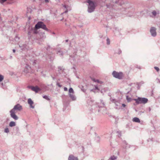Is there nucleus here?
<instances>
[{"label":"nucleus","mask_w":160,"mask_h":160,"mask_svg":"<svg viewBox=\"0 0 160 160\" xmlns=\"http://www.w3.org/2000/svg\"><path fill=\"white\" fill-rule=\"evenodd\" d=\"M87 2L88 3V12L91 13L94 11L96 6V4L91 0H87Z\"/></svg>","instance_id":"f257e3e1"},{"label":"nucleus","mask_w":160,"mask_h":160,"mask_svg":"<svg viewBox=\"0 0 160 160\" xmlns=\"http://www.w3.org/2000/svg\"><path fill=\"white\" fill-rule=\"evenodd\" d=\"M28 58V59L26 58L24 59V61L25 62V66H24L23 72L26 73L29 72V68H30V67H29L30 62L29 58Z\"/></svg>","instance_id":"f03ea898"},{"label":"nucleus","mask_w":160,"mask_h":160,"mask_svg":"<svg viewBox=\"0 0 160 160\" xmlns=\"http://www.w3.org/2000/svg\"><path fill=\"white\" fill-rule=\"evenodd\" d=\"M35 28L36 29L41 28L47 31H48L46 25L42 22H39L35 26Z\"/></svg>","instance_id":"7ed1b4c3"},{"label":"nucleus","mask_w":160,"mask_h":160,"mask_svg":"<svg viewBox=\"0 0 160 160\" xmlns=\"http://www.w3.org/2000/svg\"><path fill=\"white\" fill-rule=\"evenodd\" d=\"M134 100L137 104L143 103L145 104L147 102L148 99L146 98H138L137 99H135Z\"/></svg>","instance_id":"20e7f679"},{"label":"nucleus","mask_w":160,"mask_h":160,"mask_svg":"<svg viewBox=\"0 0 160 160\" xmlns=\"http://www.w3.org/2000/svg\"><path fill=\"white\" fill-rule=\"evenodd\" d=\"M112 75L115 78L118 79H121L122 77V72H117L114 71L112 73Z\"/></svg>","instance_id":"39448f33"},{"label":"nucleus","mask_w":160,"mask_h":160,"mask_svg":"<svg viewBox=\"0 0 160 160\" xmlns=\"http://www.w3.org/2000/svg\"><path fill=\"white\" fill-rule=\"evenodd\" d=\"M22 109V106L19 104H17L15 105L13 108L11 110L16 112V111H20Z\"/></svg>","instance_id":"423d86ee"},{"label":"nucleus","mask_w":160,"mask_h":160,"mask_svg":"<svg viewBox=\"0 0 160 160\" xmlns=\"http://www.w3.org/2000/svg\"><path fill=\"white\" fill-rule=\"evenodd\" d=\"M156 29L154 27H152L150 30V32L151 35L153 37H155L157 35V32H156Z\"/></svg>","instance_id":"0eeeda50"},{"label":"nucleus","mask_w":160,"mask_h":160,"mask_svg":"<svg viewBox=\"0 0 160 160\" xmlns=\"http://www.w3.org/2000/svg\"><path fill=\"white\" fill-rule=\"evenodd\" d=\"M10 115L11 117L15 120H17L18 119V117L15 114L16 112L11 110L10 111Z\"/></svg>","instance_id":"6e6552de"},{"label":"nucleus","mask_w":160,"mask_h":160,"mask_svg":"<svg viewBox=\"0 0 160 160\" xmlns=\"http://www.w3.org/2000/svg\"><path fill=\"white\" fill-rule=\"evenodd\" d=\"M111 101H112L113 102H114L116 105L118 107H117L116 108L118 109H122V107H120V105L121 104H120L119 102H118V101H116L115 99H112V98H111ZM123 109V108H122Z\"/></svg>","instance_id":"1a4fd4ad"},{"label":"nucleus","mask_w":160,"mask_h":160,"mask_svg":"<svg viewBox=\"0 0 160 160\" xmlns=\"http://www.w3.org/2000/svg\"><path fill=\"white\" fill-rule=\"evenodd\" d=\"M31 89L35 92H38L40 90V89L37 86L33 87L31 86Z\"/></svg>","instance_id":"9d476101"},{"label":"nucleus","mask_w":160,"mask_h":160,"mask_svg":"<svg viewBox=\"0 0 160 160\" xmlns=\"http://www.w3.org/2000/svg\"><path fill=\"white\" fill-rule=\"evenodd\" d=\"M68 160H78V159L77 157H74L72 155H70L68 157Z\"/></svg>","instance_id":"9b49d317"},{"label":"nucleus","mask_w":160,"mask_h":160,"mask_svg":"<svg viewBox=\"0 0 160 160\" xmlns=\"http://www.w3.org/2000/svg\"><path fill=\"white\" fill-rule=\"evenodd\" d=\"M70 97L73 101L75 100L76 99V97L75 95L72 93H69Z\"/></svg>","instance_id":"f8f14e48"},{"label":"nucleus","mask_w":160,"mask_h":160,"mask_svg":"<svg viewBox=\"0 0 160 160\" xmlns=\"http://www.w3.org/2000/svg\"><path fill=\"white\" fill-rule=\"evenodd\" d=\"M98 104V103L97 104V106H98L99 108L103 107H104L105 105L104 102L102 100H101V103L100 104V105H99Z\"/></svg>","instance_id":"ddd939ff"},{"label":"nucleus","mask_w":160,"mask_h":160,"mask_svg":"<svg viewBox=\"0 0 160 160\" xmlns=\"http://www.w3.org/2000/svg\"><path fill=\"white\" fill-rule=\"evenodd\" d=\"M117 158L118 157L117 156L112 155L108 159V160H116Z\"/></svg>","instance_id":"4468645a"},{"label":"nucleus","mask_w":160,"mask_h":160,"mask_svg":"<svg viewBox=\"0 0 160 160\" xmlns=\"http://www.w3.org/2000/svg\"><path fill=\"white\" fill-rule=\"evenodd\" d=\"M57 53L60 56H62L63 55V53L61 49H58L57 50Z\"/></svg>","instance_id":"2eb2a0df"},{"label":"nucleus","mask_w":160,"mask_h":160,"mask_svg":"<svg viewBox=\"0 0 160 160\" xmlns=\"http://www.w3.org/2000/svg\"><path fill=\"white\" fill-rule=\"evenodd\" d=\"M132 121L137 122H140L139 119L137 117L133 118L132 119Z\"/></svg>","instance_id":"dca6fc26"},{"label":"nucleus","mask_w":160,"mask_h":160,"mask_svg":"<svg viewBox=\"0 0 160 160\" xmlns=\"http://www.w3.org/2000/svg\"><path fill=\"white\" fill-rule=\"evenodd\" d=\"M30 13V8H27V10L26 12V15L28 17V19H30V17L29 16V14Z\"/></svg>","instance_id":"f3484780"},{"label":"nucleus","mask_w":160,"mask_h":160,"mask_svg":"<svg viewBox=\"0 0 160 160\" xmlns=\"http://www.w3.org/2000/svg\"><path fill=\"white\" fill-rule=\"evenodd\" d=\"M9 125L11 127H12L15 126L16 125V124L15 122L11 121L10 122Z\"/></svg>","instance_id":"a211bd4d"},{"label":"nucleus","mask_w":160,"mask_h":160,"mask_svg":"<svg viewBox=\"0 0 160 160\" xmlns=\"http://www.w3.org/2000/svg\"><path fill=\"white\" fill-rule=\"evenodd\" d=\"M58 71L60 73H61L63 71V69L62 67H58Z\"/></svg>","instance_id":"6ab92c4d"},{"label":"nucleus","mask_w":160,"mask_h":160,"mask_svg":"<svg viewBox=\"0 0 160 160\" xmlns=\"http://www.w3.org/2000/svg\"><path fill=\"white\" fill-rule=\"evenodd\" d=\"M69 93H74V91L73 89L71 88L69 89Z\"/></svg>","instance_id":"aec40b11"},{"label":"nucleus","mask_w":160,"mask_h":160,"mask_svg":"<svg viewBox=\"0 0 160 160\" xmlns=\"http://www.w3.org/2000/svg\"><path fill=\"white\" fill-rule=\"evenodd\" d=\"M4 78V76L0 74V82L3 80Z\"/></svg>","instance_id":"412c9836"},{"label":"nucleus","mask_w":160,"mask_h":160,"mask_svg":"<svg viewBox=\"0 0 160 160\" xmlns=\"http://www.w3.org/2000/svg\"><path fill=\"white\" fill-rule=\"evenodd\" d=\"M152 15L153 16L155 17L156 16L157 14V12L156 11L153 10L152 12Z\"/></svg>","instance_id":"4be33fe9"},{"label":"nucleus","mask_w":160,"mask_h":160,"mask_svg":"<svg viewBox=\"0 0 160 160\" xmlns=\"http://www.w3.org/2000/svg\"><path fill=\"white\" fill-rule=\"evenodd\" d=\"M106 6L107 8H113V6L112 5V4L111 3L107 5Z\"/></svg>","instance_id":"5701e85b"},{"label":"nucleus","mask_w":160,"mask_h":160,"mask_svg":"<svg viewBox=\"0 0 160 160\" xmlns=\"http://www.w3.org/2000/svg\"><path fill=\"white\" fill-rule=\"evenodd\" d=\"M43 98L48 100H49V98L47 96H46V95L43 96Z\"/></svg>","instance_id":"b1692460"},{"label":"nucleus","mask_w":160,"mask_h":160,"mask_svg":"<svg viewBox=\"0 0 160 160\" xmlns=\"http://www.w3.org/2000/svg\"><path fill=\"white\" fill-rule=\"evenodd\" d=\"M110 44V40L109 38H107V44L108 45H109Z\"/></svg>","instance_id":"393cba45"},{"label":"nucleus","mask_w":160,"mask_h":160,"mask_svg":"<svg viewBox=\"0 0 160 160\" xmlns=\"http://www.w3.org/2000/svg\"><path fill=\"white\" fill-rule=\"evenodd\" d=\"M9 132V130L8 128H6L4 129V132L8 133Z\"/></svg>","instance_id":"a878e982"},{"label":"nucleus","mask_w":160,"mask_h":160,"mask_svg":"<svg viewBox=\"0 0 160 160\" xmlns=\"http://www.w3.org/2000/svg\"><path fill=\"white\" fill-rule=\"evenodd\" d=\"M56 85L57 86H58L60 88L62 86V85H60V84L58 82H57Z\"/></svg>","instance_id":"bb28decb"},{"label":"nucleus","mask_w":160,"mask_h":160,"mask_svg":"<svg viewBox=\"0 0 160 160\" xmlns=\"http://www.w3.org/2000/svg\"><path fill=\"white\" fill-rule=\"evenodd\" d=\"M97 82L100 84H102L103 83V82H102V81H99L98 79H97Z\"/></svg>","instance_id":"cd10ccee"},{"label":"nucleus","mask_w":160,"mask_h":160,"mask_svg":"<svg viewBox=\"0 0 160 160\" xmlns=\"http://www.w3.org/2000/svg\"><path fill=\"white\" fill-rule=\"evenodd\" d=\"M154 68L157 71V72H158L159 70V68L158 67H154Z\"/></svg>","instance_id":"c85d7f7f"},{"label":"nucleus","mask_w":160,"mask_h":160,"mask_svg":"<svg viewBox=\"0 0 160 160\" xmlns=\"http://www.w3.org/2000/svg\"><path fill=\"white\" fill-rule=\"evenodd\" d=\"M127 99L128 101H130L131 100V98H129L128 96H127Z\"/></svg>","instance_id":"c756f323"},{"label":"nucleus","mask_w":160,"mask_h":160,"mask_svg":"<svg viewBox=\"0 0 160 160\" xmlns=\"http://www.w3.org/2000/svg\"><path fill=\"white\" fill-rule=\"evenodd\" d=\"M23 47H24V48H22V49H27V48L26 47V45H23Z\"/></svg>","instance_id":"7c9ffc66"},{"label":"nucleus","mask_w":160,"mask_h":160,"mask_svg":"<svg viewBox=\"0 0 160 160\" xmlns=\"http://www.w3.org/2000/svg\"><path fill=\"white\" fill-rule=\"evenodd\" d=\"M92 80L95 82H97V80L94 78H92Z\"/></svg>","instance_id":"2f4dec72"},{"label":"nucleus","mask_w":160,"mask_h":160,"mask_svg":"<svg viewBox=\"0 0 160 160\" xmlns=\"http://www.w3.org/2000/svg\"><path fill=\"white\" fill-rule=\"evenodd\" d=\"M156 81L157 82H159L160 83V80H159L158 78H157L156 79Z\"/></svg>","instance_id":"473e14b6"},{"label":"nucleus","mask_w":160,"mask_h":160,"mask_svg":"<svg viewBox=\"0 0 160 160\" xmlns=\"http://www.w3.org/2000/svg\"><path fill=\"white\" fill-rule=\"evenodd\" d=\"M42 39H44L45 38V36L44 34H42Z\"/></svg>","instance_id":"72a5a7b5"},{"label":"nucleus","mask_w":160,"mask_h":160,"mask_svg":"<svg viewBox=\"0 0 160 160\" xmlns=\"http://www.w3.org/2000/svg\"><path fill=\"white\" fill-rule=\"evenodd\" d=\"M64 91H68V88L66 87H64Z\"/></svg>","instance_id":"f704fd0d"},{"label":"nucleus","mask_w":160,"mask_h":160,"mask_svg":"<svg viewBox=\"0 0 160 160\" xmlns=\"http://www.w3.org/2000/svg\"><path fill=\"white\" fill-rule=\"evenodd\" d=\"M108 160V159H106L105 158H102L101 160Z\"/></svg>","instance_id":"c9c22d12"},{"label":"nucleus","mask_w":160,"mask_h":160,"mask_svg":"<svg viewBox=\"0 0 160 160\" xmlns=\"http://www.w3.org/2000/svg\"><path fill=\"white\" fill-rule=\"evenodd\" d=\"M123 143L125 144L126 145H127L128 144L125 141H123Z\"/></svg>","instance_id":"e433bc0d"},{"label":"nucleus","mask_w":160,"mask_h":160,"mask_svg":"<svg viewBox=\"0 0 160 160\" xmlns=\"http://www.w3.org/2000/svg\"><path fill=\"white\" fill-rule=\"evenodd\" d=\"M44 1L46 3H47L49 2V0H44Z\"/></svg>","instance_id":"4c0bfd02"},{"label":"nucleus","mask_w":160,"mask_h":160,"mask_svg":"<svg viewBox=\"0 0 160 160\" xmlns=\"http://www.w3.org/2000/svg\"><path fill=\"white\" fill-rule=\"evenodd\" d=\"M33 101H32L31 99V105H32V104H33Z\"/></svg>","instance_id":"58836bf2"},{"label":"nucleus","mask_w":160,"mask_h":160,"mask_svg":"<svg viewBox=\"0 0 160 160\" xmlns=\"http://www.w3.org/2000/svg\"><path fill=\"white\" fill-rule=\"evenodd\" d=\"M28 103L30 105V98L28 99Z\"/></svg>","instance_id":"ea45409f"},{"label":"nucleus","mask_w":160,"mask_h":160,"mask_svg":"<svg viewBox=\"0 0 160 160\" xmlns=\"http://www.w3.org/2000/svg\"><path fill=\"white\" fill-rule=\"evenodd\" d=\"M29 27H30L29 26V25H28V23H27L26 28H29Z\"/></svg>","instance_id":"a19ab883"},{"label":"nucleus","mask_w":160,"mask_h":160,"mask_svg":"<svg viewBox=\"0 0 160 160\" xmlns=\"http://www.w3.org/2000/svg\"><path fill=\"white\" fill-rule=\"evenodd\" d=\"M117 133L120 135V136H121V132H120L118 131Z\"/></svg>","instance_id":"79ce46f5"},{"label":"nucleus","mask_w":160,"mask_h":160,"mask_svg":"<svg viewBox=\"0 0 160 160\" xmlns=\"http://www.w3.org/2000/svg\"><path fill=\"white\" fill-rule=\"evenodd\" d=\"M72 59H73V58L71 57L70 59V61L72 63H73V62L72 61Z\"/></svg>","instance_id":"37998d69"},{"label":"nucleus","mask_w":160,"mask_h":160,"mask_svg":"<svg viewBox=\"0 0 160 160\" xmlns=\"http://www.w3.org/2000/svg\"><path fill=\"white\" fill-rule=\"evenodd\" d=\"M122 106L123 107H126V105L125 104L123 103L122 104Z\"/></svg>","instance_id":"c03bdc74"},{"label":"nucleus","mask_w":160,"mask_h":160,"mask_svg":"<svg viewBox=\"0 0 160 160\" xmlns=\"http://www.w3.org/2000/svg\"><path fill=\"white\" fill-rule=\"evenodd\" d=\"M144 113V112L143 111H140L139 112V113L140 114H141L142 113Z\"/></svg>","instance_id":"a18cd8bd"},{"label":"nucleus","mask_w":160,"mask_h":160,"mask_svg":"<svg viewBox=\"0 0 160 160\" xmlns=\"http://www.w3.org/2000/svg\"><path fill=\"white\" fill-rule=\"evenodd\" d=\"M95 89H97V90L98 89V86H95Z\"/></svg>","instance_id":"49530a36"},{"label":"nucleus","mask_w":160,"mask_h":160,"mask_svg":"<svg viewBox=\"0 0 160 160\" xmlns=\"http://www.w3.org/2000/svg\"><path fill=\"white\" fill-rule=\"evenodd\" d=\"M34 107V106H33L32 105H31V108H33Z\"/></svg>","instance_id":"de8ad7c7"},{"label":"nucleus","mask_w":160,"mask_h":160,"mask_svg":"<svg viewBox=\"0 0 160 160\" xmlns=\"http://www.w3.org/2000/svg\"><path fill=\"white\" fill-rule=\"evenodd\" d=\"M63 7L65 8H67V7H66V6L64 5H63Z\"/></svg>","instance_id":"09e8293b"},{"label":"nucleus","mask_w":160,"mask_h":160,"mask_svg":"<svg viewBox=\"0 0 160 160\" xmlns=\"http://www.w3.org/2000/svg\"><path fill=\"white\" fill-rule=\"evenodd\" d=\"M12 51L14 53L15 52V49H13Z\"/></svg>","instance_id":"8fccbe9b"},{"label":"nucleus","mask_w":160,"mask_h":160,"mask_svg":"<svg viewBox=\"0 0 160 160\" xmlns=\"http://www.w3.org/2000/svg\"><path fill=\"white\" fill-rule=\"evenodd\" d=\"M0 84H1L2 86H3V83H1Z\"/></svg>","instance_id":"3c124183"},{"label":"nucleus","mask_w":160,"mask_h":160,"mask_svg":"<svg viewBox=\"0 0 160 160\" xmlns=\"http://www.w3.org/2000/svg\"><path fill=\"white\" fill-rule=\"evenodd\" d=\"M149 111L150 112L151 111V109L150 107L149 108Z\"/></svg>","instance_id":"603ef678"},{"label":"nucleus","mask_w":160,"mask_h":160,"mask_svg":"<svg viewBox=\"0 0 160 160\" xmlns=\"http://www.w3.org/2000/svg\"><path fill=\"white\" fill-rule=\"evenodd\" d=\"M118 2L117 1H116L115 2V3H118Z\"/></svg>","instance_id":"864d4df0"},{"label":"nucleus","mask_w":160,"mask_h":160,"mask_svg":"<svg viewBox=\"0 0 160 160\" xmlns=\"http://www.w3.org/2000/svg\"><path fill=\"white\" fill-rule=\"evenodd\" d=\"M34 33H37V32L36 31H34Z\"/></svg>","instance_id":"5fc2aeb1"},{"label":"nucleus","mask_w":160,"mask_h":160,"mask_svg":"<svg viewBox=\"0 0 160 160\" xmlns=\"http://www.w3.org/2000/svg\"><path fill=\"white\" fill-rule=\"evenodd\" d=\"M65 41H66V42H68V40H66Z\"/></svg>","instance_id":"6e6d98bb"},{"label":"nucleus","mask_w":160,"mask_h":160,"mask_svg":"<svg viewBox=\"0 0 160 160\" xmlns=\"http://www.w3.org/2000/svg\"><path fill=\"white\" fill-rule=\"evenodd\" d=\"M28 88H30V86H29L28 87Z\"/></svg>","instance_id":"4d7b16f0"},{"label":"nucleus","mask_w":160,"mask_h":160,"mask_svg":"<svg viewBox=\"0 0 160 160\" xmlns=\"http://www.w3.org/2000/svg\"><path fill=\"white\" fill-rule=\"evenodd\" d=\"M29 32H30V31H29V30L28 31V34H29Z\"/></svg>","instance_id":"13d9d810"},{"label":"nucleus","mask_w":160,"mask_h":160,"mask_svg":"<svg viewBox=\"0 0 160 160\" xmlns=\"http://www.w3.org/2000/svg\"><path fill=\"white\" fill-rule=\"evenodd\" d=\"M67 12H68V11H67H67H65V13Z\"/></svg>","instance_id":"bf43d9fd"},{"label":"nucleus","mask_w":160,"mask_h":160,"mask_svg":"<svg viewBox=\"0 0 160 160\" xmlns=\"http://www.w3.org/2000/svg\"><path fill=\"white\" fill-rule=\"evenodd\" d=\"M121 53V51H120V52H119V54H120Z\"/></svg>","instance_id":"052dcab7"},{"label":"nucleus","mask_w":160,"mask_h":160,"mask_svg":"<svg viewBox=\"0 0 160 160\" xmlns=\"http://www.w3.org/2000/svg\"><path fill=\"white\" fill-rule=\"evenodd\" d=\"M121 53V51H120V52H119V54H120Z\"/></svg>","instance_id":"680f3d73"},{"label":"nucleus","mask_w":160,"mask_h":160,"mask_svg":"<svg viewBox=\"0 0 160 160\" xmlns=\"http://www.w3.org/2000/svg\"><path fill=\"white\" fill-rule=\"evenodd\" d=\"M19 47H21V48H22V47H21L20 46H19Z\"/></svg>","instance_id":"e2e57ef3"},{"label":"nucleus","mask_w":160,"mask_h":160,"mask_svg":"<svg viewBox=\"0 0 160 160\" xmlns=\"http://www.w3.org/2000/svg\"><path fill=\"white\" fill-rule=\"evenodd\" d=\"M127 146H125V148H127Z\"/></svg>","instance_id":"0e129e2a"},{"label":"nucleus","mask_w":160,"mask_h":160,"mask_svg":"<svg viewBox=\"0 0 160 160\" xmlns=\"http://www.w3.org/2000/svg\"><path fill=\"white\" fill-rule=\"evenodd\" d=\"M35 61H34V63H35Z\"/></svg>","instance_id":"69168bd1"},{"label":"nucleus","mask_w":160,"mask_h":160,"mask_svg":"<svg viewBox=\"0 0 160 160\" xmlns=\"http://www.w3.org/2000/svg\"><path fill=\"white\" fill-rule=\"evenodd\" d=\"M99 111H99V110H98V112H99Z\"/></svg>","instance_id":"338daca9"},{"label":"nucleus","mask_w":160,"mask_h":160,"mask_svg":"<svg viewBox=\"0 0 160 160\" xmlns=\"http://www.w3.org/2000/svg\"><path fill=\"white\" fill-rule=\"evenodd\" d=\"M46 49H47V50H48V48H47Z\"/></svg>","instance_id":"774afa93"}]
</instances>
